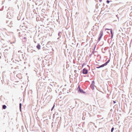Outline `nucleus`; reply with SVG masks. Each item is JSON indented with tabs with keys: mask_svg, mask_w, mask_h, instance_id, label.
<instances>
[{
	"mask_svg": "<svg viewBox=\"0 0 132 132\" xmlns=\"http://www.w3.org/2000/svg\"><path fill=\"white\" fill-rule=\"evenodd\" d=\"M77 90L79 91V92L80 93H83V90L81 89H80L79 85L78 88H77Z\"/></svg>",
	"mask_w": 132,
	"mask_h": 132,
	"instance_id": "f257e3e1",
	"label": "nucleus"
},
{
	"mask_svg": "<svg viewBox=\"0 0 132 132\" xmlns=\"http://www.w3.org/2000/svg\"><path fill=\"white\" fill-rule=\"evenodd\" d=\"M88 72V71L85 69H84L83 70V73L84 74H87Z\"/></svg>",
	"mask_w": 132,
	"mask_h": 132,
	"instance_id": "f03ea898",
	"label": "nucleus"
},
{
	"mask_svg": "<svg viewBox=\"0 0 132 132\" xmlns=\"http://www.w3.org/2000/svg\"><path fill=\"white\" fill-rule=\"evenodd\" d=\"M110 61V60H108L106 62L104 63V64H103L102 65V66L103 67H104V66H105Z\"/></svg>",
	"mask_w": 132,
	"mask_h": 132,
	"instance_id": "7ed1b4c3",
	"label": "nucleus"
},
{
	"mask_svg": "<svg viewBox=\"0 0 132 132\" xmlns=\"http://www.w3.org/2000/svg\"><path fill=\"white\" fill-rule=\"evenodd\" d=\"M41 46L39 44H38L37 46V48L38 50H39Z\"/></svg>",
	"mask_w": 132,
	"mask_h": 132,
	"instance_id": "20e7f679",
	"label": "nucleus"
},
{
	"mask_svg": "<svg viewBox=\"0 0 132 132\" xmlns=\"http://www.w3.org/2000/svg\"><path fill=\"white\" fill-rule=\"evenodd\" d=\"M6 108V106L5 105H4L3 106V109H5Z\"/></svg>",
	"mask_w": 132,
	"mask_h": 132,
	"instance_id": "39448f33",
	"label": "nucleus"
},
{
	"mask_svg": "<svg viewBox=\"0 0 132 132\" xmlns=\"http://www.w3.org/2000/svg\"><path fill=\"white\" fill-rule=\"evenodd\" d=\"M111 38H112L113 37V34L112 32V29H111Z\"/></svg>",
	"mask_w": 132,
	"mask_h": 132,
	"instance_id": "423d86ee",
	"label": "nucleus"
},
{
	"mask_svg": "<svg viewBox=\"0 0 132 132\" xmlns=\"http://www.w3.org/2000/svg\"><path fill=\"white\" fill-rule=\"evenodd\" d=\"M103 32H101L100 34V36L102 37L103 35Z\"/></svg>",
	"mask_w": 132,
	"mask_h": 132,
	"instance_id": "0eeeda50",
	"label": "nucleus"
},
{
	"mask_svg": "<svg viewBox=\"0 0 132 132\" xmlns=\"http://www.w3.org/2000/svg\"><path fill=\"white\" fill-rule=\"evenodd\" d=\"M103 67L102 66V65L99 67H96V68H99L101 67Z\"/></svg>",
	"mask_w": 132,
	"mask_h": 132,
	"instance_id": "6e6552de",
	"label": "nucleus"
},
{
	"mask_svg": "<svg viewBox=\"0 0 132 132\" xmlns=\"http://www.w3.org/2000/svg\"><path fill=\"white\" fill-rule=\"evenodd\" d=\"M102 37V36H100V37H99L98 38V39L99 41H100V39H101V38Z\"/></svg>",
	"mask_w": 132,
	"mask_h": 132,
	"instance_id": "1a4fd4ad",
	"label": "nucleus"
},
{
	"mask_svg": "<svg viewBox=\"0 0 132 132\" xmlns=\"http://www.w3.org/2000/svg\"><path fill=\"white\" fill-rule=\"evenodd\" d=\"M114 129V128H112L111 129V132H112L113 130Z\"/></svg>",
	"mask_w": 132,
	"mask_h": 132,
	"instance_id": "9d476101",
	"label": "nucleus"
},
{
	"mask_svg": "<svg viewBox=\"0 0 132 132\" xmlns=\"http://www.w3.org/2000/svg\"><path fill=\"white\" fill-rule=\"evenodd\" d=\"M21 104L20 103V110L21 109Z\"/></svg>",
	"mask_w": 132,
	"mask_h": 132,
	"instance_id": "9b49d317",
	"label": "nucleus"
},
{
	"mask_svg": "<svg viewBox=\"0 0 132 132\" xmlns=\"http://www.w3.org/2000/svg\"><path fill=\"white\" fill-rule=\"evenodd\" d=\"M106 2L108 4L109 3L110 1L108 0H107L106 1Z\"/></svg>",
	"mask_w": 132,
	"mask_h": 132,
	"instance_id": "f8f14e48",
	"label": "nucleus"
},
{
	"mask_svg": "<svg viewBox=\"0 0 132 132\" xmlns=\"http://www.w3.org/2000/svg\"><path fill=\"white\" fill-rule=\"evenodd\" d=\"M110 29H107V28H106L105 29V30H110Z\"/></svg>",
	"mask_w": 132,
	"mask_h": 132,
	"instance_id": "ddd939ff",
	"label": "nucleus"
},
{
	"mask_svg": "<svg viewBox=\"0 0 132 132\" xmlns=\"http://www.w3.org/2000/svg\"><path fill=\"white\" fill-rule=\"evenodd\" d=\"M99 0V1L100 2H101L102 1V0Z\"/></svg>",
	"mask_w": 132,
	"mask_h": 132,
	"instance_id": "4468645a",
	"label": "nucleus"
},
{
	"mask_svg": "<svg viewBox=\"0 0 132 132\" xmlns=\"http://www.w3.org/2000/svg\"><path fill=\"white\" fill-rule=\"evenodd\" d=\"M113 103H116V102H115V101H113Z\"/></svg>",
	"mask_w": 132,
	"mask_h": 132,
	"instance_id": "2eb2a0df",
	"label": "nucleus"
}]
</instances>
